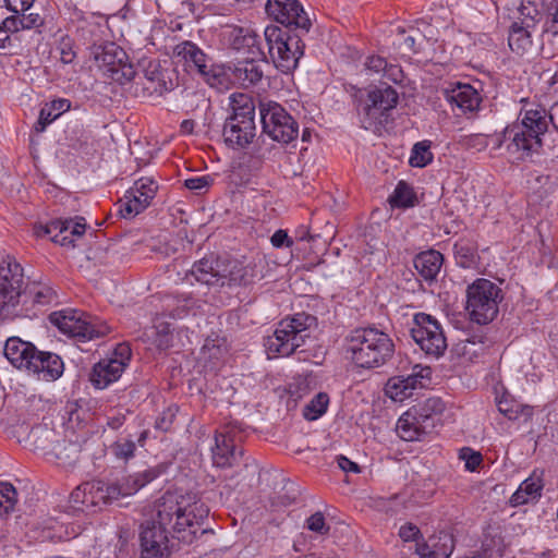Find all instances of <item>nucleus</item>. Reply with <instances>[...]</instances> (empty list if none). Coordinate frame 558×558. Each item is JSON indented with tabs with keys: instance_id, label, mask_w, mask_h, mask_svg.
I'll use <instances>...</instances> for the list:
<instances>
[{
	"instance_id": "obj_1",
	"label": "nucleus",
	"mask_w": 558,
	"mask_h": 558,
	"mask_svg": "<svg viewBox=\"0 0 558 558\" xmlns=\"http://www.w3.org/2000/svg\"><path fill=\"white\" fill-rule=\"evenodd\" d=\"M266 11L289 29L277 25L265 28L268 53L275 66L283 73L293 71L304 53L301 34L307 33L312 22L301 2H266Z\"/></svg>"
},
{
	"instance_id": "obj_2",
	"label": "nucleus",
	"mask_w": 558,
	"mask_h": 558,
	"mask_svg": "<svg viewBox=\"0 0 558 558\" xmlns=\"http://www.w3.org/2000/svg\"><path fill=\"white\" fill-rule=\"evenodd\" d=\"M548 122L558 131V102L550 107L549 112L541 107L521 111L518 121L508 125L501 137L496 138L495 148L506 144V151L513 161L529 160L539 154L542 136L548 130Z\"/></svg>"
},
{
	"instance_id": "obj_3",
	"label": "nucleus",
	"mask_w": 558,
	"mask_h": 558,
	"mask_svg": "<svg viewBox=\"0 0 558 558\" xmlns=\"http://www.w3.org/2000/svg\"><path fill=\"white\" fill-rule=\"evenodd\" d=\"M345 354L357 367L385 365L395 353L390 336L375 327L355 328L345 337Z\"/></svg>"
},
{
	"instance_id": "obj_4",
	"label": "nucleus",
	"mask_w": 558,
	"mask_h": 558,
	"mask_svg": "<svg viewBox=\"0 0 558 558\" xmlns=\"http://www.w3.org/2000/svg\"><path fill=\"white\" fill-rule=\"evenodd\" d=\"M317 327V318L306 313H298L280 320L271 336L265 339L264 345L270 359L289 356L294 353Z\"/></svg>"
},
{
	"instance_id": "obj_5",
	"label": "nucleus",
	"mask_w": 558,
	"mask_h": 558,
	"mask_svg": "<svg viewBox=\"0 0 558 558\" xmlns=\"http://www.w3.org/2000/svg\"><path fill=\"white\" fill-rule=\"evenodd\" d=\"M230 106L232 114L226 119L222 135L228 146L244 148L256 135L255 104L250 95L234 93Z\"/></svg>"
},
{
	"instance_id": "obj_6",
	"label": "nucleus",
	"mask_w": 558,
	"mask_h": 558,
	"mask_svg": "<svg viewBox=\"0 0 558 558\" xmlns=\"http://www.w3.org/2000/svg\"><path fill=\"white\" fill-rule=\"evenodd\" d=\"M465 293V311L471 322L487 325L498 316L499 304L504 300V291L499 284L477 278L466 287Z\"/></svg>"
},
{
	"instance_id": "obj_7",
	"label": "nucleus",
	"mask_w": 558,
	"mask_h": 558,
	"mask_svg": "<svg viewBox=\"0 0 558 558\" xmlns=\"http://www.w3.org/2000/svg\"><path fill=\"white\" fill-rule=\"evenodd\" d=\"M49 320L62 333L82 342L102 338L110 331L105 322L75 310L53 312Z\"/></svg>"
},
{
	"instance_id": "obj_8",
	"label": "nucleus",
	"mask_w": 558,
	"mask_h": 558,
	"mask_svg": "<svg viewBox=\"0 0 558 558\" xmlns=\"http://www.w3.org/2000/svg\"><path fill=\"white\" fill-rule=\"evenodd\" d=\"M260 122L264 133L271 140L289 144L299 135V124L295 119L278 102H259Z\"/></svg>"
},
{
	"instance_id": "obj_9",
	"label": "nucleus",
	"mask_w": 558,
	"mask_h": 558,
	"mask_svg": "<svg viewBox=\"0 0 558 558\" xmlns=\"http://www.w3.org/2000/svg\"><path fill=\"white\" fill-rule=\"evenodd\" d=\"M410 331L415 343L426 355L438 359L445 353L447 340L444 330L432 315L415 314Z\"/></svg>"
},
{
	"instance_id": "obj_10",
	"label": "nucleus",
	"mask_w": 558,
	"mask_h": 558,
	"mask_svg": "<svg viewBox=\"0 0 558 558\" xmlns=\"http://www.w3.org/2000/svg\"><path fill=\"white\" fill-rule=\"evenodd\" d=\"M90 54L97 65L106 71L113 81L125 84L135 77L136 72L133 65L126 62L125 51L116 44L93 45Z\"/></svg>"
},
{
	"instance_id": "obj_11",
	"label": "nucleus",
	"mask_w": 558,
	"mask_h": 558,
	"mask_svg": "<svg viewBox=\"0 0 558 558\" xmlns=\"http://www.w3.org/2000/svg\"><path fill=\"white\" fill-rule=\"evenodd\" d=\"M398 99L397 90L389 85L368 90L362 109L364 129L369 130L387 122L388 113L397 106Z\"/></svg>"
},
{
	"instance_id": "obj_12",
	"label": "nucleus",
	"mask_w": 558,
	"mask_h": 558,
	"mask_svg": "<svg viewBox=\"0 0 558 558\" xmlns=\"http://www.w3.org/2000/svg\"><path fill=\"white\" fill-rule=\"evenodd\" d=\"M23 268L11 257L0 264V308L20 303Z\"/></svg>"
},
{
	"instance_id": "obj_13",
	"label": "nucleus",
	"mask_w": 558,
	"mask_h": 558,
	"mask_svg": "<svg viewBox=\"0 0 558 558\" xmlns=\"http://www.w3.org/2000/svg\"><path fill=\"white\" fill-rule=\"evenodd\" d=\"M173 56L179 61H184L190 68H195L208 84L214 85L218 81V74L215 72L213 64L208 63L209 59L194 43L183 41L178 44L173 49Z\"/></svg>"
},
{
	"instance_id": "obj_14",
	"label": "nucleus",
	"mask_w": 558,
	"mask_h": 558,
	"mask_svg": "<svg viewBox=\"0 0 558 558\" xmlns=\"http://www.w3.org/2000/svg\"><path fill=\"white\" fill-rule=\"evenodd\" d=\"M223 281L226 286L232 287H247L263 278V271L259 264L251 260L246 264L239 260L225 259Z\"/></svg>"
},
{
	"instance_id": "obj_15",
	"label": "nucleus",
	"mask_w": 558,
	"mask_h": 558,
	"mask_svg": "<svg viewBox=\"0 0 558 558\" xmlns=\"http://www.w3.org/2000/svg\"><path fill=\"white\" fill-rule=\"evenodd\" d=\"M235 432L227 427L218 432L215 437L216 446L213 448V462L218 468H231L239 463L243 450L235 442Z\"/></svg>"
},
{
	"instance_id": "obj_16",
	"label": "nucleus",
	"mask_w": 558,
	"mask_h": 558,
	"mask_svg": "<svg viewBox=\"0 0 558 558\" xmlns=\"http://www.w3.org/2000/svg\"><path fill=\"white\" fill-rule=\"evenodd\" d=\"M434 429L433 417L421 414L415 408L403 413L396 426L398 435L407 441L420 440Z\"/></svg>"
},
{
	"instance_id": "obj_17",
	"label": "nucleus",
	"mask_w": 558,
	"mask_h": 558,
	"mask_svg": "<svg viewBox=\"0 0 558 558\" xmlns=\"http://www.w3.org/2000/svg\"><path fill=\"white\" fill-rule=\"evenodd\" d=\"M169 531L147 522L142 526L141 546L142 558H163L169 555Z\"/></svg>"
},
{
	"instance_id": "obj_18",
	"label": "nucleus",
	"mask_w": 558,
	"mask_h": 558,
	"mask_svg": "<svg viewBox=\"0 0 558 558\" xmlns=\"http://www.w3.org/2000/svg\"><path fill=\"white\" fill-rule=\"evenodd\" d=\"M225 259L208 256L195 262L191 268V270L185 275V279L193 283L196 281L206 286L220 284L221 287L226 286V281H223V268Z\"/></svg>"
},
{
	"instance_id": "obj_19",
	"label": "nucleus",
	"mask_w": 558,
	"mask_h": 558,
	"mask_svg": "<svg viewBox=\"0 0 558 558\" xmlns=\"http://www.w3.org/2000/svg\"><path fill=\"white\" fill-rule=\"evenodd\" d=\"M266 63V54L263 58L246 57L229 65L230 76L233 83L243 88L257 85L264 77L262 64Z\"/></svg>"
},
{
	"instance_id": "obj_20",
	"label": "nucleus",
	"mask_w": 558,
	"mask_h": 558,
	"mask_svg": "<svg viewBox=\"0 0 558 558\" xmlns=\"http://www.w3.org/2000/svg\"><path fill=\"white\" fill-rule=\"evenodd\" d=\"M226 40L231 49L236 52L253 56V58H263L264 51L260 48L258 35L245 27L233 26L225 33Z\"/></svg>"
},
{
	"instance_id": "obj_21",
	"label": "nucleus",
	"mask_w": 558,
	"mask_h": 558,
	"mask_svg": "<svg viewBox=\"0 0 558 558\" xmlns=\"http://www.w3.org/2000/svg\"><path fill=\"white\" fill-rule=\"evenodd\" d=\"M445 99L462 113H473L480 108L482 98L470 84L456 83L442 90Z\"/></svg>"
},
{
	"instance_id": "obj_22",
	"label": "nucleus",
	"mask_w": 558,
	"mask_h": 558,
	"mask_svg": "<svg viewBox=\"0 0 558 558\" xmlns=\"http://www.w3.org/2000/svg\"><path fill=\"white\" fill-rule=\"evenodd\" d=\"M63 362L58 354L37 349L27 373L36 375L38 379L53 381L63 374Z\"/></svg>"
},
{
	"instance_id": "obj_23",
	"label": "nucleus",
	"mask_w": 558,
	"mask_h": 558,
	"mask_svg": "<svg viewBox=\"0 0 558 558\" xmlns=\"http://www.w3.org/2000/svg\"><path fill=\"white\" fill-rule=\"evenodd\" d=\"M544 475L543 469H535L531 475L525 478L513 493L510 502L513 507L525 505L530 501H536L541 498L544 489Z\"/></svg>"
},
{
	"instance_id": "obj_24",
	"label": "nucleus",
	"mask_w": 558,
	"mask_h": 558,
	"mask_svg": "<svg viewBox=\"0 0 558 558\" xmlns=\"http://www.w3.org/2000/svg\"><path fill=\"white\" fill-rule=\"evenodd\" d=\"M57 301V292L48 281L34 280L28 282L21 292L20 303L28 310V306H46Z\"/></svg>"
},
{
	"instance_id": "obj_25",
	"label": "nucleus",
	"mask_w": 558,
	"mask_h": 558,
	"mask_svg": "<svg viewBox=\"0 0 558 558\" xmlns=\"http://www.w3.org/2000/svg\"><path fill=\"white\" fill-rule=\"evenodd\" d=\"M37 348L20 338H9L4 344V355L9 362L19 369L28 372Z\"/></svg>"
},
{
	"instance_id": "obj_26",
	"label": "nucleus",
	"mask_w": 558,
	"mask_h": 558,
	"mask_svg": "<svg viewBox=\"0 0 558 558\" xmlns=\"http://www.w3.org/2000/svg\"><path fill=\"white\" fill-rule=\"evenodd\" d=\"M123 372V362L112 361L111 359L101 360L94 365L89 380L95 388L105 389L111 383L118 380Z\"/></svg>"
},
{
	"instance_id": "obj_27",
	"label": "nucleus",
	"mask_w": 558,
	"mask_h": 558,
	"mask_svg": "<svg viewBox=\"0 0 558 558\" xmlns=\"http://www.w3.org/2000/svg\"><path fill=\"white\" fill-rule=\"evenodd\" d=\"M52 241L62 246H74L76 239L83 236L86 225L72 219H57L51 221Z\"/></svg>"
},
{
	"instance_id": "obj_28",
	"label": "nucleus",
	"mask_w": 558,
	"mask_h": 558,
	"mask_svg": "<svg viewBox=\"0 0 558 558\" xmlns=\"http://www.w3.org/2000/svg\"><path fill=\"white\" fill-rule=\"evenodd\" d=\"M181 505L178 500V496L171 493H166L158 501L156 502L155 510L156 517L151 522H156V525L168 530L177 518L179 511H181Z\"/></svg>"
},
{
	"instance_id": "obj_29",
	"label": "nucleus",
	"mask_w": 558,
	"mask_h": 558,
	"mask_svg": "<svg viewBox=\"0 0 558 558\" xmlns=\"http://www.w3.org/2000/svg\"><path fill=\"white\" fill-rule=\"evenodd\" d=\"M444 263L442 254L435 250L420 253L414 258V267L426 281L436 279Z\"/></svg>"
},
{
	"instance_id": "obj_30",
	"label": "nucleus",
	"mask_w": 558,
	"mask_h": 558,
	"mask_svg": "<svg viewBox=\"0 0 558 558\" xmlns=\"http://www.w3.org/2000/svg\"><path fill=\"white\" fill-rule=\"evenodd\" d=\"M151 201H149V194L143 195V193H132V190H128L124 196L118 203V213L124 219H131L145 210Z\"/></svg>"
},
{
	"instance_id": "obj_31",
	"label": "nucleus",
	"mask_w": 558,
	"mask_h": 558,
	"mask_svg": "<svg viewBox=\"0 0 558 558\" xmlns=\"http://www.w3.org/2000/svg\"><path fill=\"white\" fill-rule=\"evenodd\" d=\"M193 510H189V508L184 505H181V511H179L175 521L170 526L172 531L178 534V539L184 543H192L199 533L196 523L192 519Z\"/></svg>"
},
{
	"instance_id": "obj_32",
	"label": "nucleus",
	"mask_w": 558,
	"mask_h": 558,
	"mask_svg": "<svg viewBox=\"0 0 558 558\" xmlns=\"http://www.w3.org/2000/svg\"><path fill=\"white\" fill-rule=\"evenodd\" d=\"M144 75L147 81L145 89L148 92L162 95L172 89L173 84L168 76V72L162 70L159 63L150 62Z\"/></svg>"
},
{
	"instance_id": "obj_33",
	"label": "nucleus",
	"mask_w": 558,
	"mask_h": 558,
	"mask_svg": "<svg viewBox=\"0 0 558 558\" xmlns=\"http://www.w3.org/2000/svg\"><path fill=\"white\" fill-rule=\"evenodd\" d=\"M71 108V101L65 98L54 99L46 104L39 111L35 124L36 132H44L46 128Z\"/></svg>"
},
{
	"instance_id": "obj_34",
	"label": "nucleus",
	"mask_w": 558,
	"mask_h": 558,
	"mask_svg": "<svg viewBox=\"0 0 558 558\" xmlns=\"http://www.w3.org/2000/svg\"><path fill=\"white\" fill-rule=\"evenodd\" d=\"M418 385L416 375H399L391 377L386 385V393L392 400H403L412 395Z\"/></svg>"
},
{
	"instance_id": "obj_35",
	"label": "nucleus",
	"mask_w": 558,
	"mask_h": 558,
	"mask_svg": "<svg viewBox=\"0 0 558 558\" xmlns=\"http://www.w3.org/2000/svg\"><path fill=\"white\" fill-rule=\"evenodd\" d=\"M529 27L522 26L519 22H513L509 29V48L518 56H523L532 47L531 33Z\"/></svg>"
},
{
	"instance_id": "obj_36",
	"label": "nucleus",
	"mask_w": 558,
	"mask_h": 558,
	"mask_svg": "<svg viewBox=\"0 0 558 558\" xmlns=\"http://www.w3.org/2000/svg\"><path fill=\"white\" fill-rule=\"evenodd\" d=\"M388 202L391 207L408 208L416 204L417 197L410 184L405 181H399Z\"/></svg>"
},
{
	"instance_id": "obj_37",
	"label": "nucleus",
	"mask_w": 558,
	"mask_h": 558,
	"mask_svg": "<svg viewBox=\"0 0 558 558\" xmlns=\"http://www.w3.org/2000/svg\"><path fill=\"white\" fill-rule=\"evenodd\" d=\"M52 452L60 463L71 466L78 460L80 447L76 442L61 440L53 446Z\"/></svg>"
},
{
	"instance_id": "obj_38",
	"label": "nucleus",
	"mask_w": 558,
	"mask_h": 558,
	"mask_svg": "<svg viewBox=\"0 0 558 558\" xmlns=\"http://www.w3.org/2000/svg\"><path fill=\"white\" fill-rule=\"evenodd\" d=\"M498 411L509 420H518L521 415L530 416L532 410L513 400L510 396H502L497 401Z\"/></svg>"
},
{
	"instance_id": "obj_39",
	"label": "nucleus",
	"mask_w": 558,
	"mask_h": 558,
	"mask_svg": "<svg viewBox=\"0 0 558 558\" xmlns=\"http://www.w3.org/2000/svg\"><path fill=\"white\" fill-rule=\"evenodd\" d=\"M430 548L434 553V558H449L454 548L453 536L446 532H440L438 535L429 537Z\"/></svg>"
},
{
	"instance_id": "obj_40",
	"label": "nucleus",
	"mask_w": 558,
	"mask_h": 558,
	"mask_svg": "<svg viewBox=\"0 0 558 558\" xmlns=\"http://www.w3.org/2000/svg\"><path fill=\"white\" fill-rule=\"evenodd\" d=\"M34 2H21L19 20L23 29L39 28L44 25L45 19L34 9Z\"/></svg>"
},
{
	"instance_id": "obj_41",
	"label": "nucleus",
	"mask_w": 558,
	"mask_h": 558,
	"mask_svg": "<svg viewBox=\"0 0 558 558\" xmlns=\"http://www.w3.org/2000/svg\"><path fill=\"white\" fill-rule=\"evenodd\" d=\"M328 404V395L326 392H319L304 407L303 416L307 421H315L325 414Z\"/></svg>"
},
{
	"instance_id": "obj_42",
	"label": "nucleus",
	"mask_w": 558,
	"mask_h": 558,
	"mask_svg": "<svg viewBox=\"0 0 558 558\" xmlns=\"http://www.w3.org/2000/svg\"><path fill=\"white\" fill-rule=\"evenodd\" d=\"M433 160V153L430 151V142L422 141L414 144L409 163L412 167L424 168Z\"/></svg>"
},
{
	"instance_id": "obj_43",
	"label": "nucleus",
	"mask_w": 558,
	"mask_h": 558,
	"mask_svg": "<svg viewBox=\"0 0 558 558\" xmlns=\"http://www.w3.org/2000/svg\"><path fill=\"white\" fill-rule=\"evenodd\" d=\"M117 501L111 489V483L94 482L93 483V511L102 505H111Z\"/></svg>"
},
{
	"instance_id": "obj_44",
	"label": "nucleus",
	"mask_w": 558,
	"mask_h": 558,
	"mask_svg": "<svg viewBox=\"0 0 558 558\" xmlns=\"http://www.w3.org/2000/svg\"><path fill=\"white\" fill-rule=\"evenodd\" d=\"M17 501V493L10 483L0 482V517L14 510Z\"/></svg>"
},
{
	"instance_id": "obj_45",
	"label": "nucleus",
	"mask_w": 558,
	"mask_h": 558,
	"mask_svg": "<svg viewBox=\"0 0 558 558\" xmlns=\"http://www.w3.org/2000/svg\"><path fill=\"white\" fill-rule=\"evenodd\" d=\"M166 472V466L162 464H158L155 466H150L144 471H140L136 473L131 474L133 484L136 488V492L145 487L147 484L151 483L156 478H158L160 475H162Z\"/></svg>"
},
{
	"instance_id": "obj_46",
	"label": "nucleus",
	"mask_w": 558,
	"mask_h": 558,
	"mask_svg": "<svg viewBox=\"0 0 558 558\" xmlns=\"http://www.w3.org/2000/svg\"><path fill=\"white\" fill-rule=\"evenodd\" d=\"M204 357L211 361H220L228 353V347L225 339H207L202 348Z\"/></svg>"
},
{
	"instance_id": "obj_47",
	"label": "nucleus",
	"mask_w": 558,
	"mask_h": 558,
	"mask_svg": "<svg viewBox=\"0 0 558 558\" xmlns=\"http://www.w3.org/2000/svg\"><path fill=\"white\" fill-rule=\"evenodd\" d=\"M456 262L463 268H470L475 263V250L465 241L457 242L453 246Z\"/></svg>"
},
{
	"instance_id": "obj_48",
	"label": "nucleus",
	"mask_w": 558,
	"mask_h": 558,
	"mask_svg": "<svg viewBox=\"0 0 558 558\" xmlns=\"http://www.w3.org/2000/svg\"><path fill=\"white\" fill-rule=\"evenodd\" d=\"M421 414H426L428 417H433V427L436 428L440 422L439 415L445 410V403L439 398H428L423 404L414 407Z\"/></svg>"
},
{
	"instance_id": "obj_49",
	"label": "nucleus",
	"mask_w": 558,
	"mask_h": 558,
	"mask_svg": "<svg viewBox=\"0 0 558 558\" xmlns=\"http://www.w3.org/2000/svg\"><path fill=\"white\" fill-rule=\"evenodd\" d=\"M518 11L520 14L519 19L521 20L519 24L522 26L532 28L541 19V12L536 8L535 2H520Z\"/></svg>"
},
{
	"instance_id": "obj_50",
	"label": "nucleus",
	"mask_w": 558,
	"mask_h": 558,
	"mask_svg": "<svg viewBox=\"0 0 558 558\" xmlns=\"http://www.w3.org/2000/svg\"><path fill=\"white\" fill-rule=\"evenodd\" d=\"M110 449L116 458L128 461L134 457L136 446L132 439L120 438L110 446Z\"/></svg>"
},
{
	"instance_id": "obj_51",
	"label": "nucleus",
	"mask_w": 558,
	"mask_h": 558,
	"mask_svg": "<svg viewBox=\"0 0 558 558\" xmlns=\"http://www.w3.org/2000/svg\"><path fill=\"white\" fill-rule=\"evenodd\" d=\"M111 489L116 496L117 501L122 497L133 496L137 493L131 474L121 478L120 481L112 482Z\"/></svg>"
},
{
	"instance_id": "obj_52",
	"label": "nucleus",
	"mask_w": 558,
	"mask_h": 558,
	"mask_svg": "<svg viewBox=\"0 0 558 558\" xmlns=\"http://www.w3.org/2000/svg\"><path fill=\"white\" fill-rule=\"evenodd\" d=\"M7 9L13 12L12 15L5 17L1 23L0 27L3 28L8 34L13 35L19 33L23 28L21 27L22 22L19 20V8L16 5H12V2H7Z\"/></svg>"
},
{
	"instance_id": "obj_53",
	"label": "nucleus",
	"mask_w": 558,
	"mask_h": 558,
	"mask_svg": "<svg viewBox=\"0 0 558 558\" xmlns=\"http://www.w3.org/2000/svg\"><path fill=\"white\" fill-rule=\"evenodd\" d=\"M459 458L464 461V466L470 472L476 471L483 462L482 453L469 447L460 449Z\"/></svg>"
},
{
	"instance_id": "obj_54",
	"label": "nucleus",
	"mask_w": 558,
	"mask_h": 558,
	"mask_svg": "<svg viewBox=\"0 0 558 558\" xmlns=\"http://www.w3.org/2000/svg\"><path fill=\"white\" fill-rule=\"evenodd\" d=\"M132 193H143V195L149 194V201H153L158 191L157 182L151 178H141L136 180L132 187Z\"/></svg>"
},
{
	"instance_id": "obj_55",
	"label": "nucleus",
	"mask_w": 558,
	"mask_h": 558,
	"mask_svg": "<svg viewBox=\"0 0 558 558\" xmlns=\"http://www.w3.org/2000/svg\"><path fill=\"white\" fill-rule=\"evenodd\" d=\"M213 178L210 175L194 177L184 180V186L197 194L205 192L213 184Z\"/></svg>"
},
{
	"instance_id": "obj_56",
	"label": "nucleus",
	"mask_w": 558,
	"mask_h": 558,
	"mask_svg": "<svg viewBox=\"0 0 558 558\" xmlns=\"http://www.w3.org/2000/svg\"><path fill=\"white\" fill-rule=\"evenodd\" d=\"M306 527L322 535L327 534L330 530L329 525L326 524L324 514L319 511L306 520Z\"/></svg>"
},
{
	"instance_id": "obj_57",
	"label": "nucleus",
	"mask_w": 558,
	"mask_h": 558,
	"mask_svg": "<svg viewBox=\"0 0 558 558\" xmlns=\"http://www.w3.org/2000/svg\"><path fill=\"white\" fill-rule=\"evenodd\" d=\"M58 49H59L60 56H61L60 60L64 64H70L74 61L76 53L73 50V41L70 37H68V36L62 37L59 43Z\"/></svg>"
},
{
	"instance_id": "obj_58",
	"label": "nucleus",
	"mask_w": 558,
	"mask_h": 558,
	"mask_svg": "<svg viewBox=\"0 0 558 558\" xmlns=\"http://www.w3.org/2000/svg\"><path fill=\"white\" fill-rule=\"evenodd\" d=\"M189 510H193L192 519L194 520V523H196V526L201 534H204L206 532L205 529H201V524L208 517L209 509L204 504H193V505H186Z\"/></svg>"
},
{
	"instance_id": "obj_59",
	"label": "nucleus",
	"mask_w": 558,
	"mask_h": 558,
	"mask_svg": "<svg viewBox=\"0 0 558 558\" xmlns=\"http://www.w3.org/2000/svg\"><path fill=\"white\" fill-rule=\"evenodd\" d=\"M177 414V408L169 407L156 420V428L167 432L170 429Z\"/></svg>"
},
{
	"instance_id": "obj_60",
	"label": "nucleus",
	"mask_w": 558,
	"mask_h": 558,
	"mask_svg": "<svg viewBox=\"0 0 558 558\" xmlns=\"http://www.w3.org/2000/svg\"><path fill=\"white\" fill-rule=\"evenodd\" d=\"M151 332L156 335L155 343L158 349L166 350L170 347L171 337L168 325L154 328Z\"/></svg>"
},
{
	"instance_id": "obj_61",
	"label": "nucleus",
	"mask_w": 558,
	"mask_h": 558,
	"mask_svg": "<svg viewBox=\"0 0 558 558\" xmlns=\"http://www.w3.org/2000/svg\"><path fill=\"white\" fill-rule=\"evenodd\" d=\"M399 536L404 542L414 541L417 543L420 541V538H422L420 529L413 523H407V524L402 525L399 530Z\"/></svg>"
},
{
	"instance_id": "obj_62",
	"label": "nucleus",
	"mask_w": 558,
	"mask_h": 558,
	"mask_svg": "<svg viewBox=\"0 0 558 558\" xmlns=\"http://www.w3.org/2000/svg\"><path fill=\"white\" fill-rule=\"evenodd\" d=\"M131 348L126 343H120L117 345V348L113 351L112 357H110L112 361L117 362H123V369H125L126 365L129 364L131 360Z\"/></svg>"
},
{
	"instance_id": "obj_63",
	"label": "nucleus",
	"mask_w": 558,
	"mask_h": 558,
	"mask_svg": "<svg viewBox=\"0 0 558 558\" xmlns=\"http://www.w3.org/2000/svg\"><path fill=\"white\" fill-rule=\"evenodd\" d=\"M365 68L369 72L379 73L383 71H387L388 62L385 58L379 56H371L366 59Z\"/></svg>"
},
{
	"instance_id": "obj_64",
	"label": "nucleus",
	"mask_w": 558,
	"mask_h": 558,
	"mask_svg": "<svg viewBox=\"0 0 558 558\" xmlns=\"http://www.w3.org/2000/svg\"><path fill=\"white\" fill-rule=\"evenodd\" d=\"M270 242L272 246L277 248L291 247L293 245V240L288 235L287 231L282 229L277 230L272 234Z\"/></svg>"
}]
</instances>
